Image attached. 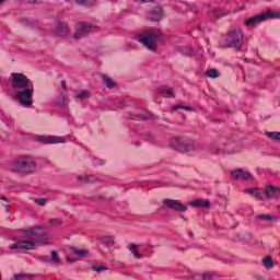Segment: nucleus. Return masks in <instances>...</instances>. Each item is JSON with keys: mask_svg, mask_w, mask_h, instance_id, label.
<instances>
[{"mask_svg": "<svg viewBox=\"0 0 280 280\" xmlns=\"http://www.w3.org/2000/svg\"><path fill=\"white\" fill-rule=\"evenodd\" d=\"M104 163H105L104 160L98 161V165H104Z\"/></svg>", "mask_w": 280, "mask_h": 280, "instance_id": "obj_52", "label": "nucleus"}, {"mask_svg": "<svg viewBox=\"0 0 280 280\" xmlns=\"http://www.w3.org/2000/svg\"><path fill=\"white\" fill-rule=\"evenodd\" d=\"M180 108L182 110H187L188 113H191L194 110V107L191 106H183V105H175L173 107V110H178Z\"/></svg>", "mask_w": 280, "mask_h": 280, "instance_id": "obj_38", "label": "nucleus"}, {"mask_svg": "<svg viewBox=\"0 0 280 280\" xmlns=\"http://www.w3.org/2000/svg\"><path fill=\"white\" fill-rule=\"evenodd\" d=\"M74 97H75V100H82V101L91 100V91L82 90V91L78 92Z\"/></svg>", "mask_w": 280, "mask_h": 280, "instance_id": "obj_24", "label": "nucleus"}, {"mask_svg": "<svg viewBox=\"0 0 280 280\" xmlns=\"http://www.w3.org/2000/svg\"><path fill=\"white\" fill-rule=\"evenodd\" d=\"M133 40L140 43L149 51H156L159 43H163V33L160 31H143L133 36Z\"/></svg>", "mask_w": 280, "mask_h": 280, "instance_id": "obj_2", "label": "nucleus"}, {"mask_svg": "<svg viewBox=\"0 0 280 280\" xmlns=\"http://www.w3.org/2000/svg\"><path fill=\"white\" fill-rule=\"evenodd\" d=\"M238 10H244V4H242V5L238 8Z\"/></svg>", "mask_w": 280, "mask_h": 280, "instance_id": "obj_55", "label": "nucleus"}, {"mask_svg": "<svg viewBox=\"0 0 280 280\" xmlns=\"http://www.w3.org/2000/svg\"><path fill=\"white\" fill-rule=\"evenodd\" d=\"M266 21H270L268 11H265L260 14L248 18L247 20H245V25L247 27H257V25H261V23H266Z\"/></svg>", "mask_w": 280, "mask_h": 280, "instance_id": "obj_10", "label": "nucleus"}, {"mask_svg": "<svg viewBox=\"0 0 280 280\" xmlns=\"http://www.w3.org/2000/svg\"><path fill=\"white\" fill-rule=\"evenodd\" d=\"M65 1H69V0H65Z\"/></svg>", "mask_w": 280, "mask_h": 280, "instance_id": "obj_59", "label": "nucleus"}, {"mask_svg": "<svg viewBox=\"0 0 280 280\" xmlns=\"http://www.w3.org/2000/svg\"><path fill=\"white\" fill-rule=\"evenodd\" d=\"M5 1H8V0H0V5H3V3H5Z\"/></svg>", "mask_w": 280, "mask_h": 280, "instance_id": "obj_54", "label": "nucleus"}, {"mask_svg": "<svg viewBox=\"0 0 280 280\" xmlns=\"http://www.w3.org/2000/svg\"><path fill=\"white\" fill-rule=\"evenodd\" d=\"M34 202L39 207H45V205H47V198L34 199Z\"/></svg>", "mask_w": 280, "mask_h": 280, "instance_id": "obj_41", "label": "nucleus"}, {"mask_svg": "<svg viewBox=\"0 0 280 280\" xmlns=\"http://www.w3.org/2000/svg\"><path fill=\"white\" fill-rule=\"evenodd\" d=\"M102 244L104 246H115V237L114 236H103L101 238Z\"/></svg>", "mask_w": 280, "mask_h": 280, "instance_id": "obj_29", "label": "nucleus"}, {"mask_svg": "<svg viewBox=\"0 0 280 280\" xmlns=\"http://www.w3.org/2000/svg\"><path fill=\"white\" fill-rule=\"evenodd\" d=\"M10 171L14 174H32V172H36V162H34V158L24 155L11 163Z\"/></svg>", "mask_w": 280, "mask_h": 280, "instance_id": "obj_4", "label": "nucleus"}, {"mask_svg": "<svg viewBox=\"0 0 280 280\" xmlns=\"http://www.w3.org/2000/svg\"><path fill=\"white\" fill-rule=\"evenodd\" d=\"M171 148L177 152H196L200 150V144L192 139L185 137H173L170 141Z\"/></svg>", "mask_w": 280, "mask_h": 280, "instance_id": "obj_5", "label": "nucleus"}, {"mask_svg": "<svg viewBox=\"0 0 280 280\" xmlns=\"http://www.w3.org/2000/svg\"><path fill=\"white\" fill-rule=\"evenodd\" d=\"M189 237H194V233L192 232L189 233Z\"/></svg>", "mask_w": 280, "mask_h": 280, "instance_id": "obj_56", "label": "nucleus"}, {"mask_svg": "<svg viewBox=\"0 0 280 280\" xmlns=\"http://www.w3.org/2000/svg\"><path fill=\"white\" fill-rule=\"evenodd\" d=\"M136 117H141L142 119H156V116H154V114L145 110L137 113L135 116H131L130 119H135Z\"/></svg>", "mask_w": 280, "mask_h": 280, "instance_id": "obj_21", "label": "nucleus"}, {"mask_svg": "<svg viewBox=\"0 0 280 280\" xmlns=\"http://www.w3.org/2000/svg\"><path fill=\"white\" fill-rule=\"evenodd\" d=\"M160 93L164 95V97H174V89L170 86L162 88Z\"/></svg>", "mask_w": 280, "mask_h": 280, "instance_id": "obj_28", "label": "nucleus"}, {"mask_svg": "<svg viewBox=\"0 0 280 280\" xmlns=\"http://www.w3.org/2000/svg\"><path fill=\"white\" fill-rule=\"evenodd\" d=\"M231 176L232 178H234V180H247V182L253 180V174H250V172L244 168H237L232 171Z\"/></svg>", "mask_w": 280, "mask_h": 280, "instance_id": "obj_12", "label": "nucleus"}, {"mask_svg": "<svg viewBox=\"0 0 280 280\" xmlns=\"http://www.w3.org/2000/svg\"><path fill=\"white\" fill-rule=\"evenodd\" d=\"M0 200H4V202H8V198L5 197H0Z\"/></svg>", "mask_w": 280, "mask_h": 280, "instance_id": "obj_53", "label": "nucleus"}, {"mask_svg": "<svg viewBox=\"0 0 280 280\" xmlns=\"http://www.w3.org/2000/svg\"><path fill=\"white\" fill-rule=\"evenodd\" d=\"M100 198V200H102V196L101 197H98Z\"/></svg>", "mask_w": 280, "mask_h": 280, "instance_id": "obj_57", "label": "nucleus"}, {"mask_svg": "<svg viewBox=\"0 0 280 280\" xmlns=\"http://www.w3.org/2000/svg\"><path fill=\"white\" fill-rule=\"evenodd\" d=\"M51 264H54V266H59L60 264V255H58V252L52 250L51 252V259H50Z\"/></svg>", "mask_w": 280, "mask_h": 280, "instance_id": "obj_32", "label": "nucleus"}, {"mask_svg": "<svg viewBox=\"0 0 280 280\" xmlns=\"http://www.w3.org/2000/svg\"><path fill=\"white\" fill-rule=\"evenodd\" d=\"M264 194L267 200L277 199L280 196V186L269 184L265 187Z\"/></svg>", "mask_w": 280, "mask_h": 280, "instance_id": "obj_14", "label": "nucleus"}, {"mask_svg": "<svg viewBox=\"0 0 280 280\" xmlns=\"http://www.w3.org/2000/svg\"><path fill=\"white\" fill-rule=\"evenodd\" d=\"M102 80L103 84H105L107 89H113L115 86V81H113V79H110L109 77L103 75Z\"/></svg>", "mask_w": 280, "mask_h": 280, "instance_id": "obj_31", "label": "nucleus"}, {"mask_svg": "<svg viewBox=\"0 0 280 280\" xmlns=\"http://www.w3.org/2000/svg\"><path fill=\"white\" fill-rule=\"evenodd\" d=\"M244 194H248L249 196H253L254 198H256V200L264 199V195L261 194V189L259 188H246L244 190Z\"/></svg>", "mask_w": 280, "mask_h": 280, "instance_id": "obj_19", "label": "nucleus"}, {"mask_svg": "<svg viewBox=\"0 0 280 280\" xmlns=\"http://www.w3.org/2000/svg\"><path fill=\"white\" fill-rule=\"evenodd\" d=\"M262 265L265 266V268H267V270L275 268V262L272 261V258L268 256L262 259Z\"/></svg>", "mask_w": 280, "mask_h": 280, "instance_id": "obj_30", "label": "nucleus"}, {"mask_svg": "<svg viewBox=\"0 0 280 280\" xmlns=\"http://www.w3.org/2000/svg\"><path fill=\"white\" fill-rule=\"evenodd\" d=\"M61 89L62 91H67V82L61 81Z\"/></svg>", "mask_w": 280, "mask_h": 280, "instance_id": "obj_48", "label": "nucleus"}, {"mask_svg": "<svg viewBox=\"0 0 280 280\" xmlns=\"http://www.w3.org/2000/svg\"><path fill=\"white\" fill-rule=\"evenodd\" d=\"M267 13L269 15V21L272 19H280V11L267 10Z\"/></svg>", "mask_w": 280, "mask_h": 280, "instance_id": "obj_36", "label": "nucleus"}, {"mask_svg": "<svg viewBox=\"0 0 280 280\" xmlns=\"http://www.w3.org/2000/svg\"><path fill=\"white\" fill-rule=\"evenodd\" d=\"M92 270H94V272H104V270H108V268L104 267V266H97V265H94L92 266Z\"/></svg>", "mask_w": 280, "mask_h": 280, "instance_id": "obj_40", "label": "nucleus"}, {"mask_svg": "<svg viewBox=\"0 0 280 280\" xmlns=\"http://www.w3.org/2000/svg\"><path fill=\"white\" fill-rule=\"evenodd\" d=\"M93 113H104L106 110L102 105L92 107Z\"/></svg>", "mask_w": 280, "mask_h": 280, "instance_id": "obj_44", "label": "nucleus"}, {"mask_svg": "<svg viewBox=\"0 0 280 280\" xmlns=\"http://www.w3.org/2000/svg\"><path fill=\"white\" fill-rule=\"evenodd\" d=\"M27 3H40L43 0H26Z\"/></svg>", "mask_w": 280, "mask_h": 280, "instance_id": "obj_49", "label": "nucleus"}, {"mask_svg": "<svg viewBox=\"0 0 280 280\" xmlns=\"http://www.w3.org/2000/svg\"><path fill=\"white\" fill-rule=\"evenodd\" d=\"M179 51L183 54V56H194V49L187 46L179 47Z\"/></svg>", "mask_w": 280, "mask_h": 280, "instance_id": "obj_33", "label": "nucleus"}, {"mask_svg": "<svg viewBox=\"0 0 280 280\" xmlns=\"http://www.w3.org/2000/svg\"><path fill=\"white\" fill-rule=\"evenodd\" d=\"M137 244H130L128 245V250H130L131 255L135 257V259H143V257H148V255H152V252L150 249H142Z\"/></svg>", "mask_w": 280, "mask_h": 280, "instance_id": "obj_11", "label": "nucleus"}, {"mask_svg": "<svg viewBox=\"0 0 280 280\" xmlns=\"http://www.w3.org/2000/svg\"><path fill=\"white\" fill-rule=\"evenodd\" d=\"M206 75L212 79L220 78V71L215 69H210V70H207Z\"/></svg>", "mask_w": 280, "mask_h": 280, "instance_id": "obj_34", "label": "nucleus"}, {"mask_svg": "<svg viewBox=\"0 0 280 280\" xmlns=\"http://www.w3.org/2000/svg\"><path fill=\"white\" fill-rule=\"evenodd\" d=\"M138 1L139 3H148L149 0H136Z\"/></svg>", "mask_w": 280, "mask_h": 280, "instance_id": "obj_51", "label": "nucleus"}, {"mask_svg": "<svg viewBox=\"0 0 280 280\" xmlns=\"http://www.w3.org/2000/svg\"><path fill=\"white\" fill-rule=\"evenodd\" d=\"M24 235H28L30 237H37V240H43L45 237H49L47 231L43 225H35L25 230H22Z\"/></svg>", "mask_w": 280, "mask_h": 280, "instance_id": "obj_8", "label": "nucleus"}, {"mask_svg": "<svg viewBox=\"0 0 280 280\" xmlns=\"http://www.w3.org/2000/svg\"><path fill=\"white\" fill-rule=\"evenodd\" d=\"M165 185H167V183L160 182L158 187H165Z\"/></svg>", "mask_w": 280, "mask_h": 280, "instance_id": "obj_50", "label": "nucleus"}, {"mask_svg": "<svg viewBox=\"0 0 280 280\" xmlns=\"http://www.w3.org/2000/svg\"><path fill=\"white\" fill-rule=\"evenodd\" d=\"M242 45H244V34L242 33V30L236 28L228 33L225 44H222L221 46L233 47L236 51H240Z\"/></svg>", "mask_w": 280, "mask_h": 280, "instance_id": "obj_6", "label": "nucleus"}, {"mask_svg": "<svg viewBox=\"0 0 280 280\" xmlns=\"http://www.w3.org/2000/svg\"><path fill=\"white\" fill-rule=\"evenodd\" d=\"M160 19H163V9L156 7L151 12V21H159Z\"/></svg>", "mask_w": 280, "mask_h": 280, "instance_id": "obj_22", "label": "nucleus"}, {"mask_svg": "<svg viewBox=\"0 0 280 280\" xmlns=\"http://www.w3.org/2000/svg\"><path fill=\"white\" fill-rule=\"evenodd\" d=\"M48 222L50 226H60V224H62V221H60V219H50Z\"/></svg>", "mask_w": 280, "mask_h": 280, "instance_id": "obj_42", "label": "nucleus"}, {"mask_svg": "<svg viewBox=\"0 0 280 280\" xmlns=\"http://www.w3.org/2000/svg\"><path fill=\"white\" fill-rule=\"evenodd\" d=\"M49 246V237L38 238L25 235L18 240L16 243L9 246L10 250H34L36 246Z\"/></svg>", "mask_w": 280, "mask_h": 280, "instance_id": "obj_3", "label": "nucleus"}, {"mask_svg": "<svg viewBox=\"0 0 280 280\" xmlns=\"http://www.w3.org/2000/svg\"><path fill=\"white\" fill-rule=\"evenodd\" d=\"M163 209H171L172 211H178L185 213L187 211V206L183 205L182 200L176 199H164L162 201Z\"/></svg>", "mask_w": 280, "mask_h": 280, "instance_id": "obj_9", "label": "nucleus"}, {"mask_svg": "<svg viewBox=\"0 0 280 280\" xmlns=\"http://www.w3.org/2000/svg\"><path fill=\"white\" fill-rule=\"evenodd\" d=\"M213 14L214 16H222V11H220V9H214Z\"/></svg>", "mask_w": 280, "mask_h": 280, "instance_id": "obj_46", "label": "nucleus"}, {"mask_svg": "<svg viewBox=\"0 0 280 280\" xmlns=\"http://www.w3.org/2000/svg\"><path fill=\"white\" fill-rule=\"evenodd\" d=\"M25 279H30V275L16 273V275H13V277H12V280H25Z\"/></svg>", "mask_w": 280, "mask_h": 280, "instance_id": "obj_37", "label": "nucleus"}, {"mask_svg": "<svg viewBox=\"0 0 280 280\" xmlns=\"http://www.w3.org/2000/svg\"><path fill=\"white\" fill-rule=\"evenodd\" d=\"M97 30H100V26L95 24H86L79 22L75 25L73 37L78 40L80 38H84V36H89V34L93 32H97Z\"/></svg>", "mask_w": 280, "mask_h": 280, "instance_id": "obj_7", "label": "nucleus"}, {"mask_svg": "<svg viewBox=\"0 0 280 280\" xmlns=\"http://www.w3.org/2000/svg\"><path fill=\"white\" fill-rule=\"evenodd\" d=\"M11 88L13 89V97L23 106V108H32L34 104V82L25 74L13 72L11 73Z\"/></svg>", "mask_w": 280, "mask_h": 280, "instance_id": "obj_1", "label": "nucleus"}, {"mask_svg": "<svg viewBox=\"0 0 280 280\" xmlns=\"http://www.w3.org/2000/svg\"><path fill=\"white\" fill-rule=\"evenodd\" d=\"M70 253H72V255H75L77 257H82L83 259L91 258V253L86 249L70 247Z\"/></svg>", "mask_w": 280, "mask_h": 280, "instance_id": "obj_18", "label": "nucleus"}, {"mask_svg": "<svg viewBox=\"0 0 280 280\" xmlns=\"http://www.w3.org/2000/svg\"><path fill=\"white\" fill-rule=\"evenodd\" d=\"M38 143H67V139L65 137H58V136H38L37 137Z\"/></svg>", "mask_w": 280, "mask_h": 280, "instance_id": "obj_13", "label": "nucleus"}, {"mask_svg": "<svg viewBox=\"0 0 280 280\" xmlns=\"http://www.w3.org/2000/svg\"><path fill=\"white\" fill-rule=\"evenodd\" d=\"M0 280H1V272H0Z\"/></svg>", "mask_w": 280, "mask_h": 280, "instance_id": "obj_58", "label": "nucleus"}, {"mask_svg": "<svg viewBox=\"0 0 280 280\" xmlns=\"http://www.w3.org/2000/svg\"><path fill=\"white\" fill-rule=\"evenodd\" d=\"M185 279H192V280H205V273H195L186 276Z\"/></svg>", "mask_w": 280, "mask_h": 280, "instance_id": "obj_35", "label": "nucleus"}, {"mask_svg": "<svg viewBox=\"0 0 280 280\" xmlns=\"http://www.w3.org/2000/svg\"><path fill=\"white\" fill-rule=\"evenodd\" d=\"M52 32L56 36L65 37L69 34V25L67 22H56Z\"/></svg>", "mask_w": 280, "mask_h": 280, "instance_id": "obj_16", "label": "nucleus"}, {"mask_svg": "<svg viewBox=\"0 0 280 280\" xmlns=\"http://www.w3.org/2000/svg\"><path fill=\"white\" fill-rule=\"evenodd\" d=\"M54 104L60 108H65L69 104V92L67 90H61L59 95L54 98Z\"/></svg>", "mask_w": 280, "mask_h": 280, "instance_id": "obj_15", "label": "nucleus"}, {"mask_svg": "<svg viewBox=\"0 0 280 280\" xmlns=\"http://www.w3.org/2000/svg\"><path fill=\"white\" fill-rule=\"evenodd\" d=\"M67 261H69V264H75V261H78V259L68 256Z\"/></svg>", "mask_w": 280, "mask_h": 280, "instance_id": "obj_47", "label": "nucleus"}, {"mask_svg": "<svg viewBox=\"0 0 280 280\" xmlns=\"http://www.w3.org/2000/svg\"><path fill=\"white\" fill-rule=\"evenodd\" d=\"M36 259L43 264H49V258L47 256H37Z\"/></svg>", "mask_w": 280, "mask_h": 280, "instance_id": "obj_43", "label": "nucleus"}, {"mask_svg": "<svg viewBox=\"0 0 280 280\" xmlns=\"http://www.w3.org/2000/svg\"><path fill=\"white\" fill-rule=\"evenodd\" d=\"M78 180L81 183H97V176L95 175H80Z\"/></svg>", "mask_w": 280, "mask_h": 280, "instance_id": "obj_23", "label": "nucleus"}, {"mask_svg": "<svg viewBox=\"0 0 280 280\" xmlns=\"http://www.w3.org/2000/svg\"><path fill=\"white\" fill-rule=\"evenodd\" d=\"M203 280H213V273L211 272L203 273Z\"/></svg>", "mask_w": 280, "mask_h": 280, "instance_id": "obj_45", "label": "nucleus"}, {"mask_svg": "<svg viewBox=\"0 0 280 280\" xmlns=\"http://www.w3.org/2000/svg\"><path fill=\"white\" fill-rule=\"evenodd\" d=\"M265 135L267 138L270 139V141H276L277 143H280V131H265Z\"/></svg>", "mask_w": 280, "mask_h": 280, "instance_id": "obj_25", "label": "nucleus"}, {"mask_svg": "<svg viewBox=\"0 0 280 280\" xmlns=\"http://www.w3.org/2000/svg\"><path fill=\"white\" fill-rule=\"evenodd\" d=\"M257 220H264L265 222H277L278 218L271 214H257Z\"/></svg>", "mask_w": 280, "mask_h": 280, "instance_id": "obj_27", "label": "nucleus"}, {"mask_svg": "<svg viewBox=\"0 0 280 280\" xmlns=\"http://www.w3.org/2000/svg\"><path fill=\"white\" fill-rule=\"evenodd\" d=\"M144 139L149 141V143H156V138L154 135H152V132L145 133Z\"/></svg>", "mask_w": 280, "mask_h": 280, "instance_id": "obj_39", "label": "nucleus"}, {"mask_svg": "<svg viewBox=\"0 0 280 280\" xmlns=\"http://www.w3.org/2000/svg\"><path fill=\"white\" fill-rule=\"evenodd\" d=\"M77 5H83L84 8H93L95 5V0H74Z\"/></svg>", "mask_w": 280, "mask_h": 280, "instance_id": "obj_26", "label": "nucleus"}, {"mask_svg": "<svg viewBox=\"0 0 280 280\" xmlns=\"http://www.w3.org/2000/svg\"><path fill=\"white\" fill-rule=\"evenodd\" d=\"M211 152L213 154H222V152H229V154H236V152H242V147H237L236 149L230 151L229 148L225 149L224 147L213 145L211 147Z\"/></svg>", "mask_w": 280, "mask_h": 280, "instance_id": "obj_17", "label": "nucleus"}, {"mask_svg": "<svg viewBox=\"0 0 280 280\" xmlns=\"http://www.w3.org/2000/svg\"><path fill=\"white\" fill-rule=\"evenodd\" d=\"M209 205H210V202L207 199H196L190 202L191 207H198V208H203V209H207V207H209Z\"/></svg>", "mask_w": 280, "mask_h": 280, "instance_id": "obj_20", "label": "nucleus"}]
</instances>
